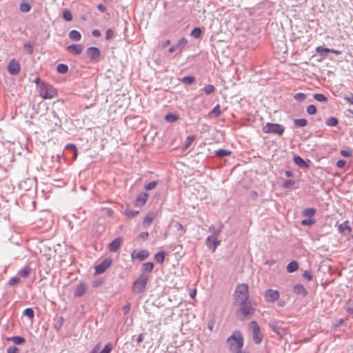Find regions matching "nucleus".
<instances>
[{"label":"nucleus","mask_w":353,"mask_h":353,"mask_svg":"<svg viewBox=\"0 0 353 353\" xmlns=\"http://www.w3.org/2000/svg\"><path fill=\"white\" fill-rule=\"evenodd\" d=\"M295 183V181L293 180H285L283 183V187L284 188L288 189L290 188L292 185H294Z\"/></svg>","instance_id":"nucleus-52"},{"label":"nucleus","mask_w":353,"mask_h":353,"mask_svg":"<svg viewBox=\"0 0 353 353\" xmlns=\"http://www.w3.org/2000/svg\"><path fill=\"white\" fill-rule=\"evenodd\" d=\"M279 292L278 290L268 289L265 292V299L267 302H273L279 299Z\"/></svg>","instance_id":"nucleus-10"},{"label":"nucleus","mask_w":353,"mask_h":353,"mask_svg":"<svg viewBox=\"0 0 353 353\" xmlns=\"http://www.w3.org/2000/svg\"><path fill=\"white\" fill-rule=\"evenodd\" d=\"M87 54L92 61H98L101 55V52L97 47H90L87 49Z\"/></svg>","instance_id":"nucleus-11"},{"label":"nucleus","mask_w":353,"mask_h":353,"mask_svg":"<svg viewBox=\"0 0 353 353\" xmlns=\"http://www.w3.org/2000/svg\"><path fill=\"white\" fill-rule=\"evenodd\" d=\"M154 268V263L152 262H147L144 263L141 266V270L142 273H144L145 272H151L153 270Z\"/></svg>","instance_id":"nucleus-24"},{"label":"nucleus","mask_w":353,"mask_h":353,"mask_svg":"<svg viewBox=\"0 0 353 353\" xmlns=\"http://www.w3.org/2000/svg\"><path fill=\"white\" fill-rule=\"evenodd\" d=\"M176 228L177 229L178 231H182L183 233H185V230L184 229V227L182 225L181 223H180L179 222H176Z\"/></svg>","instance_id":"nucleus-63"},{"label":"nucleus","mask_w":353,"mask_h":353,"mask_svg":"<svg viewBox=\"0 0 353 353\" xmlns=\"http://www.w3.org/2000/svg\"><path fill=\"white\" fill-rule=\"evenodd\" d=\"M154 219V214L153 213H148L145 216V217L143 221V224L146 227L150 226Z\"/></svg>","instance_id":"nucleus-26"},{"label":"nucleus","mask_w":353,"mask_h":353,"mask_svg":"<svg viewBox=\"0 0 353 353\" xmlns=\"http://www.w3.org/2000/svg\"><path fill=\"white\" fill-rule=\"evenodd\" d=\"M237 303L239 306V311L244 317L250 316L254 314L255 309L249 299Z\"/></svg>","instance_id":"nucleus-6"},{"label":"nucleus","mask_w":353,"mask_h":353,"mask_svg":"<svg viewBox=\"0 0 353 353\" xmlns=\"http://www.w3.org/2000/svg\"><path fill=\"white\" fill-rule=\"evenodd\" d=\"M314 98L316 101H318L319 102H323V103L327 102L328 100L327 98L323 94H321V93L314 94Z\"/></svg>","instance_id":"nucleus-38"},{"label":"nucleus","mask_w":353,"mask_h":353,"mask_svg":"<svg viewBox=\"0 0 353 353\" xmlns=\"http://www.w3.org/2000/svg\"><path fill=\"white\" fill-rule=\"evenodd\" d=\"M294 99L298 101H303L306 99V94L304 93H296L294 96Z\"/></svg>","instance_id":"nucleus-46"},{"label":"nucleus","mask_w":353,"mask_h":353,"mask_svg":"<svg viewBox=\"0 0 353 353\" xmlns=\"http://www.w3.org/2000/svg\"><path fill=\"white\" fill-rule=\"evenodd\" d=\"M188 43L185 37H181L175 45L177 49V54H181Z\"/></svg>","instance_id":"nucleus-16"},{"label":"nucleus","mask_w":353,"mask_h":353,"mask_svg":"<svg viewBox=\"0 0 353 353\" xmlns=\"http://www.w3.org/2000/svg\"><path fill=\"white\" fill-rule=\"evenodd\" d=\"M285 130V128L279 123H267L263 128V132L266 134H276L281 135Z\"/></svg>","instance_id":"nucleus-5"},{"label":"nucleus","mask_w":353,"mask_h":353,"mask_svg":"<svg viewBox=\"0 0 353 353\" xmlns=\"http://www.w3.org/2000/svg\"><path fill=\"white\" fill-rule=\"evenodd\" d=\"M165 256V254L163 251L158 252L154 255V259L157 263L162 264L164 262Z\"/></svg>","instance_id":"nucleus-28"},{"label":"nucleus","mask_w":353,"mask_h":353,"mask_svg":"<svg viewBox=\"0 0 353 353\" xmlns=\"http://www.w3.org/2000/svg\"><path fill=\"white\" fill-rule=\"evenodd\" d=\"M101 347V343H97L90 352V353H98Z\"/></svg>","instance_id":"nucleus-64"},{"label":"nucleus","mask_w":353,"mask_h":353,"mask_svg":"<svg viewBox=\"0 0 353 353\" xmlns=\"http://www.w3.org/2000/svg\"><path fill=\"white\" fill-rule=\"evenodd\" d=\"M203 90L206 94L209 95L214 92L215 88L213 85L208 84L203 88Z\"/></svg>","instance_id":"nucleus-34"},{"label":"nucleus","mask_w":353,"mask_h":353,"mask_svg":"<svg viewBox=\"0 0 353 353\" xmlns=\"http://www.w3.org/2000/svg\"><path fill=\"white\" fill-rule=\"evenodd\" d=\"M307 113L310 115H314L316 113V108L314 105H309L306 108Z\"/></svg>","instance_id":"nucleus-48"},{"label":"nucleus","mask_w":353,"mask_h":353,"mask_svg":"<svg viewBox=\"0 0 353 353\" xmlns=\"http://www.w3.org/2000/svg\"><path fill=\"white\" fill-rule=\"evenodd\" d=\"M65 149L70 150L72 152H74V158H77V147H76V145L74 144H72V143L68 144L65 146Z\"/></svg>","instance_id":"nucleus-49"},{"label":"nucleus","mask_w":353,"mask_h":353,"mask_svg":"<svg viewBox=\"0 0 353 353\" xmlns=\"http://www.w3.org/2000/svg\"><path fill=\"white\" fill-rule=\"evenodd\" d=\"M339 123V121L336 118L332 117L327 119L325 121V124L328 126L334 127L336 126Z\"/></svg>","instance_id":"nucleus-32"},{"label":"nucleus","mask_w":353,"mask_h":353,"mask_svg":"<svg viewBox=\"0 0 353 353\" xmlns=\"http://www.w3.org/2000/svg\"><path fill=\"white\" fill-rule=\"evenodd\" d=\"M112 348V344L110 343H108L99 353H110Z\"/></svg>","instance_id":"nucleus-50"},{"label":"nucleus","mask_w":353,"mask_h":353,"mask_svg":"<svg viewBox=\"0 0 353 353\" xmlns=\"http://www.w3.org/2000/svg\"><path fill=\"white\" fill-rule=\"evenodd\" d=\"M315 213H316V210L314 208H306V209L303 210L302 214L304 216L311 218L315 214Z\"/></svg>","instance_id":"nucleus-29"},{"label":"nucleus","mask_w":353,"mask_h":353,"mask_svg":"<svg viewBox=\"0 0 353 353\" xmlns=\"http://www.w3.org/2000/svg\"><path fill=\"white\" fill-rule=\"evenodd\" d=\"M67 50L73 54H80L83 50V46L81 44H72L67 47Z\"/></svg>","instance_id":"nucleus-14"},{"label":"nucleus","mask_w":353,"mask_h":353,"mask_svg":"<svg viewBox=\"0 0 353 353\" xmlns=\"http://www.w3.org/2000/svg\"><path fill=\"white\" fill-rule=\"evenodd\" d=\"M303 276L305 279H306L307 281H311L312 279V275L311 272L309 271H305L303 274Z\"/></svg>","instance_id":"nucleus-58"},{"label":"nucleus","mask_w":353,"mask_h":353,"mask_svg":"<svg viewBox=\"0 0 353 353\" xmlns=\"http://www.w3.org/2000/svg\"><path fill=\"white\" fill-rule=\"evenodd\" d=\"M345 164H346V162H345V160L340 159V160L337 161V162H336V166H337L338 168H344V167H345Z\"/></svg>","instance_id":"nucleus-61"},{"label":"nucleus","mask_w":353,"mask_h":353,"mask_svg":"<svg viewBox=\"0 0 353 353\" xmlns=\"http://www.w3.org/2000/svg\"><path fill=\"white\" fill-rule=\"evenodd\" d=\"M294 162L301 168H308V164L299 156H294Z\"/></svg>","instance_id":"nucleus-23"},{"label":"nucleus","mask_w":353,"mask_h":353,"mask_svg":"<svg viewBox=\"0 0 353 353\" xmlns=\"http://www.w3.org/2000/svg\"><path fill=\"white\" fill-rule=\"evenodd\" d=\"M11 341L16 345H20L25 342V339L21 336H13Z\"/></svg>","instance_id":"nucleus-43"},{"label":"nucleus","mask_w":353,"mask_h":353,"mask_svg":"<svg viewBox=\"0 0 353 353\" xmlns=\"http://www.w3.org/2000/svg\"><path fill=\"white\" fill-rule=\"evenodd\" d=\"M201 29L199 27H196L192 30L190 35L195 39H199L201 36Z\"/></svg>","instance_id":"nucleus-31"},{"label":"nucleus","mask_w":353,"mask_h":353,"mask_svg":"<svg viewBox=\"0 0 353 353\" xmlns=\"http://www.w3.org/2000/svg\"><path fill=\"white\" fill-rule=\"evenodd\" d=\"M149 255H150V253L146 250H142L139 251V252H137L136 250H134L131 253V257L132 259L137 258L140 261H143V260L147 259L149 256Z\"/></svg>","instance_id":"nucleus-13"},{"label":"nucleus","mask_w":353,"mask_h":353,"mask_svg":"<svg viewBox=\"0 0 353 353\" xmlns=\"http://www.w3.org/2000/svg\"><path fill=\"white\" fill-rule=\"evenodd\" d=\"M181 81L184 84L190 85L195 81V77L193 76H187L182 78Z\"/></svg>","instance_id":"nucleus-35"},{"label":"nucleus","mask_w":353,"mask_h":353,"mask_svg":"<svg viewBox=\"0 0 353 353\" xmlns=\"http://www.w3.org/2000/svg\"><path fill=\"white\" fill-rule=\"evenodd\" d=\"M8 353H18L19 348L15 346H10L7 350Z\"/></svg>","instance_id":"nucleus-59"},{"label":"nucleus","mask_w":353,"mask_h":353,"mask_svg":"<svg viewBox=\"0 0 353 353\" xmlns=\"http://www.w3.org/2000/svg\"><path fill=\"white\" fill-rule=\"evenodd\" d=\"M316 52L321 56H324L325 52H330V48L323 46H318L316 48Z\"/></svg>","instance_id":"nucleus-42"},{"label":"nucleus","mask_w":353,"mask_h":353,"mask_svg":"<svg viewBox=\"0 0 353 353\" xmlns=\"http://www.w3.org/2000/svg\"><path fill=\"white\" fill-rule=\"evenodd\" d=\"M252 327L253 340L255 343L259 344L263 340V335L261 334L260 327L254 321L250 323Z\"/></svg>","instance_id":"nucleus-7"},{"label":"nucleus","mask_w":353,"mask_h":353,"mask_svg":"<svg viewBox=\"0 0 353 353\" xmlns=\"http://www.w3.org/2000/svg\"><path fill=\"white\" fill-rule=\"evenodd\" d=\"M210 115H214L215 117H219L221 114V110L219 104H217L210 112Z\"/></svg>","instance_id":"nucleus-33"},{"label":"nucleus","mask_w":353,"mask_h":353,"mask_svg":"<svg viewBox=\"0 0 353 353\" xmlns=\"http://www.w3.org/2000/svg\"><path fill=\"white\" fill-rule=\"evenodd\" d=\"M230 350L234 353H239L243 345V339L240 334H233L227 341Z\"/></svg>","instance_id":"nucleus-2"},{"label":"nucleus","mask_w":353,"mask_h":353,"mask_svg":"<svg viewBox=\"0 0 353 353\" xmlns=\"http://www.w3.org/2000/svg\"><path fill=\"white\" fill-rule=\"evenodd\" d=\"M57 90L52 85L46 84V99H52L57 96Z\"/></svg>","instance_id":"nucleus-17"},{"label":"nucleus","mask_w":353,"mask_h":353,"mask_svg":"<svg viewBox=\"0 0 353 353\" xmlns=\"http://www.w3.org/2000/svg\"><path fill=\"white\" fill-rule=\"evenodd\" d=\"M340 153L342 156L345 157H350L352 156V151L350 149L341 150Z\"/></svg>","instance_id":"nucleus-54"},{"label":"nucleus","mask_w":353,"mask_h":353,"mask_svg":"<svg viewBox=\"0 0 353 353\" xmlns=\"http://www.w3.org/2000/svg\"><path fill=\"white\" fill-rule=\"evenodd\" d=\"M21 66L19 62L15 59H12L8 64V70L10 74L16 75L19 73Z\"/></svg>","instance_id":"nucleus-8"},{"label":"nucleus","mask_w":353,"mask_h":353,"mask_svg":"<svg viewBox=\"0 0 353 353\" xmlns=\"http://www.w3.org/2000/svg\"><path fill=\"white\" fill-rule=\"evenodd\" d=\"M20 10L21 12H27L30 10V6L28 3L23 1L20 5Z\"/></svg>","instance_id":"nucleus-47"},{"label":"nucleus","mask_w":353,"mask_h":353,"mask_svg":"<svg viewBox=\"0 0 353 353\" xmlns=\"http://www.w3.org/2000/svg\"><path fill=\"white\" fill-rule=\"evenodd\" d=\"M195 139L194 136H188L185 140L184 148L185 149L188 148Z\"/></svg>","instance_id":"nucleus-45"},{"label":"nucleus","mask_w":353,"mask_h":353,"mask_svg":"<svg viewBox=\"0 0 353 353\" xmlns=\"http://www.w3.org/2000/svg\"><path fill=\"white\" fill-rule=\"evenodd\" d=\"M148 199V194L146 192H141L137 196V197L134 201V205L136 206H139V207L143 206L146 203Z\"/></svg>","instance_id":"nucleus-15"},{"label":"nucleus","mask_w":353,"mask_h":353,"mask_svg":"<svg viewBox=\"0 0 353 353\" xmlns=\"http://www.w3.org/2000/svg\"><path fill=\"white\" fill-rule=\"evenodd\" d=\"M69 37L72 41H79L81 39V34L78 30H72L69 33Z\"/></svg>","instance_id":"nucleus-22"},{"label":"nucleus","mask_w":353,"mask_h":353,"mask_svg":"<svg viewBox=\"0 0 353 353\" xmlns=\"http://www.w3.org/2000/svg\"><path fill=\"white\" fill-rule=\"evenodd\" d=\"M223 228V225L222 223L219 222L217 225H212L209 228V231L212 234L211 236H209L206 239V241L208 245L210 243V241L212 240L213 247L212 252H214L216 249L217 246L220 244L221 241L218 240V236L220 235L221 230Z\"/></svg>","instance_id":"nucleus-1"},{"label":"nucleus","mask_w":353,"mask_h":353,"mask_svg":"<svg viewBox=\"0 0 353 353\" xmlns=\"http://www.w3.org/2000/svg\"><path fill=\"white\" fill-rule=\"evenodd\" d=\"M55 251L52 250L50 248H46V259L50 261L52 256H54Z\"/></svg>","instance_id":"nucleus-44"},{"label":"nucleus","mask_w":353,"mask_h":353,"mask_svg":"<svg viewBox=\"0 0 353 353\" xmlns=\"http://www.w3.org/2000/svg\"><path fill=\"white\" fill-rule=\"evenodd\" d=\"M87 291V286L84 283H80L78 285L74 292V296L75 297L82 296L85 294Z\"/></svg>","instance_id":"nucleus-18"},{"label":"nucleus","mask_w":353,"mask_h":353,"mask_svg":"<svg viewBox=\"0 0 353 353\" xmlns=\"http://www.w3.org/2000/svg\"><path fill=\"white\" fill-rule=\"evenodd\" d=\"M24 50L28 53L32 54V46L30 45V43H25L23 46Z\"/></svg>","instance_id":"nucleus-57"},{"label":"nucleus","mask_w":353,"mask_h":353,"mask_svg":"<svg viewBox=\"0 0 353 353\" xmlns=\"http://www.w3.org/2000/svg\"><path fill=\"white\" fill-rule=\"evenodd\" d=\"M123 242V239L121 237H117L114 239L111 243L108 245V249L110 251L115 252L119 248L121 247Z\"/></svg>","instance_id":"nucleus-12"},{"label":"nucleus","mask_w":353,"mask_h":353,"mask_svg":"<svg viewBox=\"0 0 353 353\" xmlns=\"http://www.w3.org/2000/svg\"><path fill=\"white\" fill-rule=\"evenodd\" d=\"M268 325L278 335L282 336L285 333V330L280 327L276 322L270 323Z\"/></svg>","instance_id":"nucleus-19"},{"label":"nucleus","mask_w":353,"mask_h":353,"mask_svg":"<svg viewBox=\"0 0 353 353\" xmlns=\"http://www.w3.org/2000/svg\"><path fill=\"white\" fill-rule=\"evenodd\" d=\"M112 260L110 258H106L102 262L95 267L96 274L103 273L111 265Z\"/></svg>","instance_id":"nucleus-9"},{"label":"nucleus","mask_w":353,"mask_h":353,"mask_svg":"<svg viewBox=\"0 0 353 353\" xmlns=\"http://www.w3.org/2000/svg\"><path fill=\"white\" fill-rule=\"evenodd\" d=\"M139 212L138 210H133L130 209H127L125 212L126 216L128 218H133L139 214Z\"/></svg>","instance_id":"nucleus-41"},{"label":"nucleus","mask_w":353,"mask_h":353,"mask_svg":"<svg viewBox=\"0 0 353 353\" xmlns=\"http://www.w3.org/2000/svg\"><path fill=\"white\" fill-rule=\"evenodd\" d=\"M114 37V31L112 29H108L105 33V39L107 40L111 39Z\"/></svg>","instance_id":"nucleus-56"},{"label":"nucleus","mask_w":353,"mask_h":353,"mask_svg":"<svg viewBox=\"0 0 353 353\" xmlns=\"http://www.w3.org/2000/svg\"><path fill=\"white\" fill-rule=\"evenodd\" d=\"M315 223V220L311 218L305 219L301 221V224L303 225H312Z\"/></svg>","instance_id":"nucleus-51"},{"label":"nucleus","mask_w":353,"mask_h":353,"mask_svg":"<svg viewBox=\"0 0 353 353\" xmlns=\"http://www.w3.org/2000/svg\"><path fill=\"white\" fill-rule=\"evenodd\" d=\"M57 71L60 74H65L68 71V66L65 63H59L57 67Z\"/></svg>","instance_id":"nucleus-30"},{"label":"nucleus","mask_w":353,"mask_h":353,"mask_svg":"<svg viewBox=\"0 0 353 353\" xmlns=\"http://www.w3.org/2000/svg\"><path fill=\"white\" fill-rule=\"evenodd\" d=\"M19 282V278H17V277H13L9 280V284H10V285H12V286L17 284Z\"/></svg>","instance_id":"nucleus-60"},{"label":"nucleus","mask_w":353,"mask_h":353,"mask_svg":"<svg viewBox=\"0 0 353 353\" xmlns=\"http://www.w3.org/2000/svg\"><path fill=\"white\" fill-rule=\"evenodd\" d=\"M299 268V264L296 261L290 262L286 266V270L289 273H292L296 271Z\"/></svg>","instance_id":"nucleus-21"},{"label":"nucleus","mask_w":353,"mask_h":353,"mask_svg":"<svg viewBox=\"0 0 353 353\" xmlns=\"http://www.w3.org/2000/svg\"><path fill=\"white\" fill-rule=\"evenodd\" d=\"M23 314L27 316L30 319L34 317V311L31 308H27L23 311Z\"/></svg>","instance_id":"nucleus-53"},{"label":"nucleus","mask_w":353,"mask_h":353,"mask_svg":"<svg viewBox=\"0 0 353 353\" xmlns=\"http://www.w3.org/2000/svg\"><path fill=\"white\" fill-rule=\"evenodd\" d=\"M157 185V181H152L149 183H148L147 185H145L144 188L145 190H151L152 189H154Z\"/></svg>","instance_id":"nucleus-55"},{"label":"nucleus","mask_w":353,"mask_h":353,"mask_svg":"<svg viewBox=\"0 0 353 353\" xmlns=\"http://www.w3.org/2000/svg\"><path fill=\"white\" fill-rule=\"evenodd\" d=\"M235 303L245 301L249 299V287L247 284L242 283L236 285L234 293Z\"/></svg>","instance_id":"nucleus-3"},{"label":"nucleus","mask_w":353,"mask_h":353,"mask_svg":"<svg viewBox=\"0 0 353 353\" xmlns=\"http://www.w3.org/2000/svg\"><path fill=\"white\" fill-rule=\"evenodd\" d=\"M351 227L349 225L348 221H345L343 223L340 224L338 227V231L340 233H343L345 230H347L348 232L351 231Z\"/></svg>","instance_id":"nucleus-25"},{"label":"nucleus","mask_w":353,"mask_h":353,"mask_svg":"<svg viewBox=\"0 0 353 353\" xmlns=\"http://www.w3.org/2000/svg\"><path fill=\"white\" fill-rule=\"evenodd\" d=\"M130 307H131V305H130V303H128L126 305H125L123 307H122V310L123 312V313L125 314H126L127 313L129 312L130 310Z\"/></svg>","instance_id":"nucleus-62"},{"label":"nucleus","mask_w":353,"mask_h":353,"mask_svg":"<svg viewBox=\"0 0 353 353\" xmlns=\"http://www.w3.org/2000/svg\"><path fill=\"white\" fill-rule=\"evenodd\" d=\"M293 292L297 294H301L305 296L307 294V290L302 284H296L293 287Z\"/></svg>","instance_id":"nucleus-20"},{"label":"nucleus","mask_w":353,"mask_h":353,"mask_svg":"<svg viewBox=\"0 0 353 353\" xmlns=\"http://www.w3.org/2000/svg\"><path fill=\"white\" fill-rule=\"evenodd\" d=\"M63 17L67 21H71L73 19L72 12L68 10H65L63 11Z\"/></svg>","instance_id":"nucleus-40"},{"label":"nucleus","mask_w":353,"mask_h":353,"mask_svg":"<svg viewBox=\"0 0 353 353\" xmlns=\"http://www.w3.org/2000/svg\"><path fill=\"white\" fill-rule=\"evenodd\" d=\"M149 276L144 273H142L134 281L132 287V291L136 294L143 292L145 289L146 284L148 281Z\"/></svg>","instance_id":"nucleus-4"},{"label":"nucleus","mask_w":353,"mask_h":353,"mask_svg":"<svg viewBox=\"0 0 353 353\" xmlns=\"http://www.w3.org/2000/svg\"><path fill=\"white\" fill-rule=\"evenodd\" d=\"M294 123L298 127H305L307 125V121L305 119H296Z\"/></svg>","instance_id":"nucleus-37"},{"label":"nucleus","mask_w":353,"mask_h":353,"mask_svg":"<svg viewBox=\"0 0 353 353\" xmlns=\"http://www.w3.org/2000/svg\"><path fill=\"white\" fill-rule=\"evenodd\" d=\"M30 273V268L29 267H25L19 272V275L22 278H26Z\"/></svg>","instance_id":"nucleus-39"},{"label":"nucleus","mask_w":353,"mask_h":353,"mask_svg":"<svg viewBox=\"0 0 353 353\" xmlns=\"http://www.w3.org/2000/svg\"><path fill=\"white\" fill-rule=\"evenodd\" d=\"M215 154L219 157H224L229 156L231 154V152L227 150L219 149L215 152Z\"/></svg>","instance_id":"nucleus-36"},{"label":"nucleus","mask_w":353,"mask_h":353,"mask_svg":"<svg viewBox=\"0 0 353 353\" xmlns=\"http://www.w3.org/2000/svg\"><path fill=\"white\" fill-rule=\"evenodd\" d=\"M164 119L168 123H174L179 119V116L176 114L168 113L165 116Z\"/></svg>","instance_id":"nucleus-27"}]
</instances>
